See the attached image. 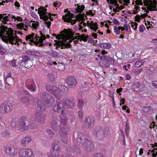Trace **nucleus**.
Here are the masks:
<instances>
[{
    "instance_id": "obj_1",
    "label": "nucleus",
    "mask_w": 157,
    "mask_h": 157,
    "mask_svg": "<svg viewBox=\"0 0 157 157\" xmlns=\"http://www.w3.org/2000/svg\"><path fill=\"white\" fill-rule=\"evenodd\" d=\"M29 123L27 118L21 117L19 119H13L11 122L10 125L13 128H19L22 132H25L29 128Z\"/></svg>"
},
{
    "instance_id": "obj_2",
    "label": "nucleus",
    "mask_w": 157,
    "mask_h": 157,
    "mask_svg": "<svg viewBox=\"0 0 157 157\" xmlns=\"http://www.w3.org/2000/svg\"><path fill=\"white\" fill-rule=\"evenodd\" d=\"M47 10L43 6H40L38 9V14L40 17V19L45 21L44 23L47 25L48 28L49 29L50 27L51 22L50 21H47L48 20V16H50L51 13L50 12H47Z\"/></svg>"
},
{
    "instance_id": "obj_3",
    "label": "nucleus",
    "mask_w": 157,
    "mask_h": 157,
    "mask_svg": "<svg viewBox=\"0 0 157 157\" xmlns=\"http://www.w3.org/2000/svg\"><path fill=\"white\" fill-rule=\"evenodd\" d=\"M39 32L40 35V37L39 36H38V34L36 35L35 36V34L33 33H32L30 34H29L28 35L26 36L25 37L26 40H29L31 43H34V44L37 45L38 43L35 41L36 40L37 41H38L40 43L42 44L43 41L46 38V37L45 35L42 33L41 31H40Z\"/></svg>"
},
{
    "instance_id": "obj_4",
    "label": "nucleus",
    "mask_w": 157,
    "mask_h": 157,
    "mask_svg": "<svg viewBox=\"0 0 157 157\" xmlns=\"http://www.w3.org/2000/svg\"><path fill=\"white\" fill-rule=\"evenodd\" d=\"M40 98L42 101L45 102L49 107L52 106L53 103L54 98L52 95L45 92H43L40 94Z\"/></svg>"
},
{
    "instance_id": "obj_5",
    "label": "nucleus",
    "mask_w": 157,
    "mask_h": 157,
    "mask_svg": "<svg viewBox=\"0 0 157 157\" xmlns=\"http://www.w3.org/2000/svg\"><path fill=\"white\" fill-rule=\"evenodd\" d=\"M95 132L97 136L100 139L103 138L105 136L108 135L109 134V130L108 127L104 128L100 127L99 128H97L95 130Z\"/></svg>"
},
{
    "instance_id": "obj_6",
    "label": "nucleus",
    "mask_w": 157,
    "mask_h": 157,
    "mask_svg": "<svg viewBox=\"0 0 157 157\" xmlns=\"http://www.w3.org/2000/svg\"><path fill=\"white\" fill-rule=\"evenodd\" d=\"M13 104L9 101H6L0 105V112L3 114H6L11 111L13 109Z\"/></svg>"
},
{
    "instance_id": "obj_7",
    "label": "nucleus",
    "mask_w": 157,
    "mask_h": 157,
    "mask_svg": "<svg viewBox=\"0 0 157 157\" xmlns=\"http://www.w3.org/2000/svg\"><path fill=\"white\" fill-rule=\"evenodd\" d=\"M52 145V149L48 154V157H58L59 155L60 148L59 147L58 144L56 142H53Z\"/></svg>"
},
{
    "instance_id": "obj_8",
    "label": "nucleus",
    "mask_w": 157,
    "mask_h": 157,
    "mask_svg": "<svg viewBox=\"0 0 157 157\" xmlns=\"http://www.w3.org/2000/svg\"><path fill=\"white\" fill-rule=\"evenodd\" d=\"M94 123V117L92 116H89L84 119L83 126L85 128H91L93 126Z\"/></svg>"
},
{
    "instance_id": "obj_9",
    "label": "nucleus",
    "mask_w": 157,
    "mask_h": 157,
    "mask_svg": "<svg viewBox=\"0 0 157 157\" xmlns=\"http://www.w3.org/2000/svg\"><path fill=\"white\" fill-rule=\"evenodd\" d=\"M103 57L104 59L99 62V64L102 68L108 67L109 66L110 63L113 62V60L109 56H104Z\"/></svg>"
},
{
    "instance_id": "obj_10",
    "label": "nucleus",
    "mask_w": 157,
    "mask_h": 157,
    "mask_svg": "<svg viewBox=\"0 0 157 157\" xmlns=\"http://www.w3.org/2000/svg\"><path fill=\"white\" fill-rule=\"evenodd\" d=\"M73 136L75 139H76L77 141L83 147L88 140L82 136L81 133H76L73 134Z\"/></svg>"
},
{
    "instance_id": "obj_11",
    "label": "nucleus",
    "mask_w": 157,
    "mask_h": 157,
    "mask_svg": "<svg viewBox=\"0 0 157 157\" xmlns=\"http://www.w3.org/2000/svg\"><path fill=\"white\" fill-rule=\"evenodd\" d=\"M68 87L70 89L74 88L77 84V82L74 77H68L65 79Z\"/></svg>"
},
{
    "instance_id": "obj_12",
    "label": "nucleus",
    "mask_w": 157,
    "mask_h": 157,
    "mask_svg": "<svg viewBox=\"0 0 157 157\" xmlns=\"http://www.w3.org/2000/svg\"><path fill=\"white\" fill-rule=\"evenodd\" d=\"M19 154L21 157H32L34 155L33 151L30 149H22L19 151Z\"/></svg>"
},
{
    "instance_id": "obj_13",
    "label": "nucleus",
    "mask_w": 157,
    "mask_h": 157,
    "mask_svg": "<svg viewBox=\"0 0 157 157\" xmlns=\"http://www.w3.org/2000/svg\"><path fill=\"white\" fill-rule=\"evenodd\" d=\"M45 114L40 112H36L34 115L36 121L40 124L45 121Z\"/></svg>"
},
{
    "instance_id": "obj_14",
    "label": "nucleus",
    "mask_w": 157,
    "mask_h": 157,
    "mask_svg": "<svg viewBox=\"0 0 157 157\" xmlns=\"http://www.w3.org/2000/svg\"><path fill=\"white\" fill-rule=\"evenodd\" d=\"M68 38H66L63 41L61 40H56L54 45L57 46L58 48H60L61 46H64L66 48H71V45L67 43Z\"/></svg>"
},
{
    "instance_id": "obj_15",
    "label": "nucleus",
    "mask_w": 157,
    "mask_h": 157,
    "mask_svg": "<svg viewBox=\"0 0 157 157\" xmlns=\"http://www.w3.org/2000/svg\"><path fill=\"white\" fill-rule=\"evenodd\" d=\"M26 87L29 90L35 92L36 91V86L35 82L33 79H29L25 83Z\"/></svg>"
},
{
    "instance_id": "obj_16",
    "label": "nucleus",
    "mask_w": 157,
    "mask_h": 157,
    "mask_svg": "<svg viewBox=\"0 0 157 157\" xmlns=\"http://www.w3.org/2000/svg\"><path fill=\"white\" fill-rule=\"evenodd\" d=\"M61 125V121L58 119L52 120L51 122V128L54 131H57Z\"/></svg>"
},
{
    "instance_id": "obj_17",
    "label": "nucleus",
    "mask_w": 157,
    "mask_h": 157,
    "mask_svg": "<svg viewBox=\"0 0 157 157\" xmlns=\"http://www.w3.org/2000/svg\"><path fill=\"white\" fill-rule=\"evenodd\" d=\"M64 110L63 105L60 102L56 101V103L53 108V110L58 113H63V111Z\"/></svg>"
},
{
    "instance_id": "obj_18",
    "label": "nucleus",
    "mask_w": 157,
    "mask_h": 157,
    "mask_svg": "<svg viewBox=\"0 0 157 157\" xmlns=\"http://www.w3.org/2000/svg\"><path fill=\"white\" fill-rule=\"evenodd\" d=\"M148 2L150 3L147 6V9L150 11H155L156 9L157 0H148Z\"/></svg>"
},
{
    "instance_id": "obj_19",
    "label": "nucleus",
    "mask_w": 157,
    "mask_h": 157,
    "mask_svg": "<svg viewBox=\"0 0 157 157\" xmlns=\"http://www.w3.org/2000/svg\"><path fill=\"white\" fill-rule=\"evenodd\" d=\"M74 17V14L71 13L70 11H69L68 13H67L63 16L62 18L64 22L70 23L71 22V20Z\"/></svg>"
},
{
    "instance_id": "obj_20",
    "label": "nucleus",
    "mask_w": 157,
    "mask_h": 157,
    "mask_svg": "<svg viewBox=\"0 0 157 157\" xmlns=\"http://www.w3.org/2000/svg\"><path fill=\"white\" fill-rule=\"evenodd\" d=\"M75 101L72 97H69L68 98L67 100H65L64 103L68 108L72 109L74 106V103Z\"/></svg>"
},
{
    "instance_id": "obj_21",
    "label": "nucleus",
    "mask_w": 157,
    "mask_h": 157,
    "mask_svg": "<svg viewBox=\"0 0 157 157\" xmlns=\"http://www.w3.org/2000/svg\"><path fill=\"white\" fill-rule=\"evenodd\" d=\"M85 144V145H84L83 147L87 151L91 152L93 151L94 146L91 141L88 140V141Z\"/></svg>"
},
{
    "instance_id": "obj_22",
    "label": "nucleus",
    "mask_w": 157,
    "mask_h": 157,
    "mask_svg": "<svg viewBox=\"0 0 157 157\" xmlns=\"http://www.w3.org/2000/svg\"><path fill=\"white\" fill-rule=\"evenodd\" d=\"M4 149L8 155L10 156H13L15 155V149L14 148L12 149L8 146H6Z\"/></svg>"
},
{
    "instance_id": "obj_23",
    "label": "nucleus",
    "mask_w": 157,
    "mask_h": 157,
    "mask_svg": "<svg viewBox=\"0 0 157 157\" xmlns=\"http://www.w3.org/2000/svg\"><path fill=\"white\" fill-rule=\"evenodd\" d=\"M6 83L8 86H13L14 84L13 78L11 76V75H7L5 80H4V83Z\"/></svg>"
},
{
    "instance_id": "obj_24",
    "label": "nucleus",
    "mask_w": 157,
    "mask_h": 157,
    "mask_svg": "<svg viewBox=\"0 0 157 157\" xmlns=\"http://www.w3.org/2000/svg\"><path fill=\"white\" fill-rule=\"evenodd\" d=\"M152 104H151L149 106H145L143 108V111L148 114H151L154 111V109Z\"/></svg>"
},
{
    "instance_id": "obj_25",
    "label": "nucleus",
    "mask_w": 157,
    "mask_h": 157,
    "mask_svg": "<svg viewBox=\"0 0 157 157\" xmlns=\"http://www.w3.org/2000/svg\"><path fill=\"white\" fill-rule=\"evenodd\" d=\"M26 60L25 56H23L22 57V59L21 60L20 64V68L23 71H25L27 68H26Z\"/></svg>"
},
{
    "instance_id": "obj_26",
    "label": "nucleus",
    "mask_w": 157,
    "mask_h": 157,
    "mask_svg": "<svg viewBox=\"0 0 157 157\" xmlns=\"http://www.w3.org/2000/svg\"><path fill=\"white\" fill-rule=\"evenodd\" d=\"M25 57L26 59V68L28 69L31 68V67L33 65L32 62V60L30 59V58L29 56H25Z\"/></svg>"
},
{
    "instance_id": "obj_27",
    "label": "nucleus",
    "mask_w": 157,
    "mask_h": 157,
    "mask_svg": "<svg viewBox=\"0 0 157 157\" xmlns=\"http://www.w3.org/2000/svg\"><path fill=\"white\" fill-rule=\"evenodd\" d=\"M52 93L55 97L57 96L60 93L59 86L58 87L52 86Z\"/></svg>"
},
{
    "instance_id": "obj_28",
    "label": "nucleus",
    "mask_w": 157,
    "mask_h": 157,
    "mask_svg": "<svg viewBox=\"0 0 157 157\" xmlns=\"http://www.w3.org/2000/svg\"><path fill=\"white\" fill-rule=\"evenodd\" d=\"M30 136H27L23 138L21 140V143L23 145L25 146L31 141Z\"/></svg>"
},
{
    "instance_id": "obj_29",
    "label": "nucleus",
    "mask_w": 157,
    "mask_h": 157,
    "mask_svg": "<svg viewBox=\"0 0 157 157\" xmlns=\"http://www.w3.org/2000/svg\"><path fill=\"white\" fill-rule=\"evenodd\" d=\"M72 151L78 154H80L81 150L79 146L77 145H73L72 147Z\"/></svg>"
},
{
    "instance_id": "obj_30",
    "label": "nucleus",
    "mask_w": 157,
    "mask_h": 157,
    "mask_svg": "<svg viewBox=\"0 0 157 157\" xmlns=\"http://www.w3.org/2000/svg\"><path fill=\"white\" fill-rule=\"evenodd\" d=\"M77 6L76 8V13H81L84 10L85 7L84 5H80L79 4H77L75 5V6Z\"/></svg>"
},
{
    "instance_id": "obj_31",
    "label": "nucleus",
    "mask_w": 157,
    "mask_h": 157,
    "mask_svg": "<svg viewBox=\"0 0 157 157\" xmlns=\"http://www.w3.org/2000/svg\"><path fill=\"white\" fill-rule=\"evenodd\" d=\"M140 84L139 82H135L132 85V88L133 90L136 91H140Z\"/></svg>"
},
{
    "instance_id": "obj_32",
    "label": "nucleus",
    "mask_w": 157,
    "mask_h": 157,
    "mask_svg": "<svg viewBox=\"0 0 157 157\" xmlns=\"http://www.w3.org/2000/svg\"><path fill=\"white\" fill-rule=\"evenodd\" d=\"M30 98L28 97H24L21 98V100L22 103L28 105L30 104L29 98Z\"/></svg>"
},
{
    "instance_id": "obj_33",
    "label": "nucleus",
    "mask_w": 157,
    "mask_h": 157,
    "mask_svg": "<svg viewBox=\"0 0 157 157\" xmlns=\"http://www.w3.org/2000/svg\"><path fill=\"white\" fill-rule=\"evenodd\" d=\"M130 130V127L129 122L128 120L125 124V132L127 136H128L129 135V132Z\"/></svg>"
},
{
    "instance_id": "obj_34",
    "label": "nucleus",
    "mask_w": 157,
    "mask_h": 157,
    "mask_svg": "<svg viewBox=\"0 0 157 157\" xmlns=\"http://www.w3.org/2000/svg\"><path fill=\"white\" fill-rule=\"evenodd\" d=\"M69 130V129L67 126H63L62 125L61 127L60 131L62 134H67Z\"/></svg>"
},
{
    "instance_id": "obj_35",
    "label": "nucleus",
    "mask_w": 157,
    "mask_h": 157,
    "mask_svg": "<svg viewBox=\"0 0 157 157\" xmlns=\"http://www.w3.org/2000/svg\"><path fill=\"white\" fill-rule=\"evenodd\" d=\"M37 105V108L38 109H39L41 111H44L45 110V105L44 103H41L39 104L38 102Z\"/></svg>"
},
{
    "instance_id": "obj_36",
    "label": "nucleus",
    "mask_w": 157,
    "mask_h": 157,
    "mask_svg": "<svg viewBox=\"0 0 157 157\" xmlns=\"http://www.w3.org/2000/svg\"><path fill=\"white\" fill-rule=\"evenodd\" d=\"M84 105V101L82 99L80 98L78 101L77 106L79 109H82Z\"/></svg>"
},
{
    "instance_id": "obj_37",
    "label": "nucleus",
    "mask_w": 157,
    "mask_h": 157,
    "mask_svg": "<svg viewBox=\"0 0 157 157\" xmlns=\"http://www.w3.org/2000/svg\"><path fill=\"white\" fill-rule=\"evenodd\" d=\"M59 86L60 93L61 92H63L65 93H67L68 92V88L64 85H61Z\"/></svg>"
},
{
    "instance_id": "obj_38",
    "label": "nucleus",
    "mask_w": 157,
    "mask_h": 157,
    "mask_svg": "<svg viewBox=\"0 0 157 157\" xmlns=\"http://www.w3.org/2000/svg\"><path fill=\"white\" fill-rule=\"evenodd\" d=\"M10 133L7 130H5L1 133L2 136L5 138H9L10 137Z\"/></svg>"
},
{
    "instance_id": "obj_39",
    "label": "nucleus",
    "mask_w": 157,
    "mask_h": 157,
    "mask_svg": "<svg viewBox=\"0 0 157 157\" xmlns=\"http://www.w3.org/2000/svg\"><path fill=\"white\" fill-rule=\"evenodd\" d=\"M91 84L87 82H84V84L82 86V88H85V90H90V87Z\"/></svg>"
},
{
    "instance_id": "obj_40",
    "label": "nucleus",
    "mask_w": 157,
    "mask_h": 157,
    "mask_svg": "<svg viewBox=\"0 0 157 157\" xmlns=\"http://www.w3.org/2000/svg\"><path fill=\"white\" fill-rule=\"evenodd\" d=\"M67 134H62L60 136V138L63 142L66 143L67 141L68 137L67 136Z\"/></svg>"
},
{
    "instance_id": "obj_41",
    "label": "nucleus",
    "mask_w": 157,
    "mask_h": 157,
    "mask_svg": "<svg viewBox=\"0 0 157 157\" xmlns=\"http://www.w3.org/2000/svg\"><path fill=\"white\" fill-rule=\"evenodd\" d=\"M21 94L22 95L26 96V97H28L29 98H32L33 97L32 95L29 92L25 90H23L22 91Z\"/></svg>"
},
{
    "instance_id": "obj_42",
    "label": "nucleus",
    "mask_w": 157,
    "mask_h": 157,
    "mask_svg": "<svg viewBox=\"0 0 157 157\" xmlns=\"http://www.w3.org/2000/svg\"><path fill=\"white\" fill-rule=\"evenodd\" d=\"M48 79L50 81L53 82L55 80V77L54 75L52 73L48 74L47 75Z\"/></svg>"
},
{
    "instance_id": "obj_43",
    "label": "nucleus",
    "mask_w": 157,
    "mask_h": 157,
    "mask_svg": "<svg viewBox=\"0 0 157 157\" xmlns=\"http://www.w3.org/2000/svg\"><path fill=\"white\" fill-rule=\"evenodd\" d=\"M0 29H1L0 31L2 32V33H4L5 35V34H6L5 33H6L7 29H8L7 26H5L2 24L0 26Z\"/></svg>"
},
{
    "instance_id": "obj_44",
    "label": "nucleus",
    "mask_w": 157,
    "mask_h": 157,
    "mask_svg": "<svg viewBox=\"0 0 157 157\" xmlns=\"http://www.w3.org/2000/svg\"><path fill=\"white\" fill-rule=\"evenodd\" d=\"M46 132L48 134V136L50 138H52L53 137L54 133L50 129H47L46 130Z\"/></svg>"
},
{
    "instance_id": "obj_45",
    "label": "nucleus",
    "mask_w": 157,
    "mask_h": 157,
    "mask_svg": "<svg viewBox=\"0 0 157 157\" xmlns=\"http://www.w3.org/2000/svg\"><path fill=\"white\" fill-rule=\"evenodd\" d=\"M67 29H64L63 30L61 31L60 32V34H61V35L58 34H57V35H56V39L58 40H59L61 39V36L63 37L64 36V35L63 34H62V33L63 32H64V33L66 32L67 31Z\"/></svg>"
},
{
    "instance_id": "obj_46",
    "label": "nucleus",
    "mask_w": 157,
    "mask_h": 157,
    "mask_svg": "<svg viewBox=\"0 0 157 157\" xmlns=\"http://www.w3.org/2000/svg\"><path fill=\"white\" fill-rule=\"evenodd\" d=\"M143 59L140 60L136 62L135 63V66L136 67H139L143 64Z\"/></svg>"
},
{
    "instance_id": "obj_47",
    "label": "nucleus",
    "mask_w": 157,
    "mask_h": 157,
    "mask_svg": "<svg viewBox=\"0 0 157 157\" xmlns=\"http://www.w3.org/2000/svg\"><path fill=\"white\" fill-rule=\"evenodd\" d=\"M61 122V127L62 125L63 126H67V119L66 118H62L60 121Z\"/></svg>"
},
{
    "instance_id": "obj_48",
    "label": "nucleus",
    "mask_w": 157,
    "mask_h": 157,
    "mask_svg": "<svg viewBox=\"0 0 157 157\" xmlns=\"http://www.w3.org/2000/svg\"><path fill=\"white\" fill-rule=\"evenodd\" d=\"M82 15V14H78L76 15L75 17L77 19L78 21H84L85 20V19Z\"/></svg>"
},
{
    "instance_id": "obj_49",
    "label": "nucleus",
    "mask_w": 157,
    "mask_h": 157,
    "mask_svg": "<svg viewBox=\"0 0 157 157\" xmlns=\"http://www.w3.org/2000/svg\"><path fill=\"white\" fill-rule=\"evenodd\" d=\"M25 24H24L23 22H21L19 23L18 24H17L16 25V26L17 28L19 30H21L24 27Z\"/></svg>"
},
{
    "instance_id": "obj_50",
    "label": "nucleus",
    "mask_w": 157,
    "mask_h": 157,
    "mask_svg": "<svg viewBox=\"0 0 157 157\" xmlns=\"http://www.w3.org/2000/svg\"><path fill=\"white\" fill-rule=\"evenodd\" d=\"M142 70V68H139L135 69L134 71V74L135 75L137 76L139 74Z\"/></svg>"
},
{
    "instance_id": "obj_51",
    "label": "nucleus",
    "mask_w": 157,
    "mask_h": 157,
    "mask_svg": "<svg viewBox=\"0 0 157 157\" xmlns=\"http://www.w3.org/2000/svg\"><path fill=\"white\" fill-rule=\"evenodd\" d=\"M17 36H14L12 34L9 35L7 36L9 41L15 40L17 38Z\"/></svg>"
},
{
    "instance_id": "obj_52",
    "label": "nucleus",
    "mask_w": 157,
    "mask_h": 157,
    "mask_svg": "<svg viewBox=\"0 0 157 157\" xmlns=\"http://www.w3.org/2000/svg\"><path fill=\"white\" fill-rule=\"evenodd\" d=\"M13 30L11 29V28H8V29H7L6 30V34H5V35H9L12 34L13 33Z\"/></svg>"
},
{
    "instance_id": "obj_53",
    "label": "nucleus",
    "mask_w": 157,
    "mask_h": 157,
    "mask_svg": "<svg viewBox=\"0 0 157 157\" xmlns=\"http://www.w3.org/2000/svg\"><path fill=\"white\" fill-rule=\"evenodd\" d=\"M52 56H53L54 58H59V54L58 52H56V51H52Z\"/></svg>"
},
{
    "instance_id": "obj_54",
    "label": "nucleus",
    "mask_w": 157,
    "mask_h": 157,
    "mask_svg": "<svg viewBox=\"0 0 157 157\" xmlns=\"http://www.w3.org/2000/svg\"><path fill=\"white\" fill-rule=\"evenodd\" d=\"M157 150V148H155L151 150V152L152 153L151 155L153 157H156L157 156V151L156 150Z\"/></svg>"
},
{
    "instance_id": "obj_55",
    "label": "nucleus",
    "mask_w": 157,
    "mask_h": 157,
    "mask_svg": "<svg viewBox=\"0 0 157 157\" xmlns=\"http://www.w3.org/2000/svg\"><path fill=\"white\" fill-rule=\"evenodd\" d=\"M114 31L115 33L117 34H119L121 33L120 31L119 30V29H118V27L116 26H115L114 27Z\"/></svg>"
},
{
    "instance_id": "obj_56",
    "label": "nucleus",
    "mask_w": 157,
    "mask_h": 157,
    "mask_svg": "<svg viewBox=\"0 0 157 157\" xmlns=\"http://www.w3.org/2000/svg\"><path fill=\"white\" fill-rule=\"evenodd\" d=\"M58 69L61 71H63L65 69L64 65L61 63H59L58 65Z\"/></svg>"
},
{
    "instance_id": "obj_57",
    "label": "nucleus",
    "mask_w": 157,
    "mask_h": 157,
    "mask_svg": "<svg viewBox=\"0 0 157 157\" xmlns=\"http://www.w3.org/2000/svg\"><path fill=\"white\" fill-rule=\"evenodd\" d=\"M138 25V24L137 23L134 22L132 23L131 26L134 30H136L137 29Z\"/></svg>"
},
{
    "instance_id": "obj_58",
    "label": "nucleus",
    "mask_w": 157,
    "mask_h": 157,
    "mask_svg": "<svg viewBox=\"0 0 157 157\" xmlns=\"http://www.w3.org/2000/svg\"><path fill=\"white\" fill-rule=\"evenodd\" d=\"M80 38L84 42H86L87 40L88 37L86 36L83 34L81 35L80 36Z\"/></svg>"
},
{
    "instance_id": "obj_59",
    "label": "nucleus",
    "mask_w": 157,
    "mask_h": 157,
    "mask_svg": "<svg viewBox=\"0 0 157 157\" xmlns=\"http://www.w3.org/2000/svg\"><path fill=\"white\" fill-rule=\"evenodd\" d=\"M7 17V18L8 19V21H13V19H14L15 16L12 15L10 14H8Z\"/></svg>"
},
{
    "instance_id": "obj_60",
    "label": "nucleus",
    "mask_w": 157,
    "mask_h": 157,
    "mask_svg": "<svg viewBox=\"0 0 157 157\" xmlns=\"http://www.w3.org/2000/svg\"><path fill=\"white\" fill-rule=\"evenodd\" d=\"M52 86H51L49 84H47L45 86V88L46 90L48 91L52 92Z\"/></svg>"
},
{
    "instance_id": "obj_61",
    "label": "nucleus",
    "mask_w": 157,
    "mask_h": 157,
    "mask_svg": "<svg viewBox=\"0 0 157 157\" xmlns=\"http://www.w3.org/2000/svg\"><path fill=\"white\" fill-rule=\"evenodd\" d=\"M142 16V15H138L135 17V21L138 22H140V17Z\"/></svg>"
},
{
    "instance_id": "obj_62",
    "label": "nucleus",
    "mask_w": 157,
    "mask_h": 157,
    "mask_svg": "<svg viewBox=\"0 0 157 157\" xmlns=\"http://www.w3.org/2000/svg\"><path fill=\"white\" fill-rule=\"evenodd\" d=\"M62 3L60 2H54L53 5L55 7L59 8L61 6Z\"/></svg>"
},
{
    "instance_id": "obj_63",
    "label": "nucleus",
    "mask_w": 157,
    "mask_h": 157,
    "mask_svg": "<svg viewBox=\"0 0 157 157\" xmlns=\"http://www.w3.org/2000/svg\"><path fill=\"white\" fill-rule=\"evenodd\" d=\"M16 61H17V60H16V59H13V60H12L11 61H10V64L13 66V67H16V66H17L18 65L17 64V63H16Z\"/></svg>"
},
{
    "instance_id": "obj_64",
    "label": "nucleus",
    "mask_w": 157,
    "mask_h": 157,
    "mask_svg": "<svg viewBox=\"0 0 157 157\" xmlns=\"http://www.w3.org/2000/svg\"><path fill=\"white\" fill-rule=\"evenodd\" d=\"M94 157H104L103 154L101 153H97L94 155Z\"/></svg>"
}]
</instances>
